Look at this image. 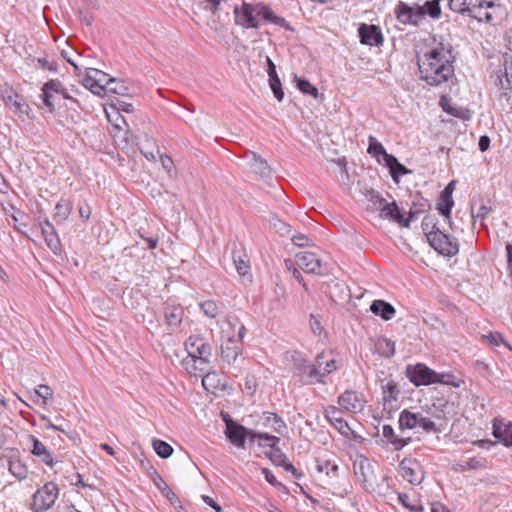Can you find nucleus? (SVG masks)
I'll return each mask as SVG.
<instances>
[{"mask_svg":"<svg viewBox=\"0 0 512 512\" xmlns=\"http://www.w3.org/2000/svg\"><path fill=\"white\" fill-rule=\"evenodd\" d=\"M187 356L182 360L184 369L191 376H201L210 366L211 346L199 335L190 336L185 342Z\"/></svg>","mask_w":512,"mask_h":512,"instance_id":"1","label":"nucleus"},{"mask_svg":"<svg viewBox=\"0 0 512 512\" xmlns=\"http://www.w3.org/2000/svg\"><path fill=\"white\" fill-rule=\"evenodd\" d=\"M399 475L413 485H419L424 479V473L420 463L413 458L403 459L398 467Z\"/></svg>","mask_w":512,"mask_h":512,"instance_id":"14","label":"nucleus"},{"mask_svg":"<svg viewBox=\"0 0 512 512\" xmlns=\"http://www.w3.org/2000/svg\"><path fill=\"white\" fill-rule=\"evenodd\" d=\"M504 72L501 70L495 75L494 83L502 90L512 88V51L506 52L503 56Z\"/></svg>","mask_w":512,"mask_h":512,"instance_id":"25","label":"nucleus"},{"mask_svg":"<svg viewBox=\"0 0 512 512\" xmlns=\"http://www.w3.org/2000/svg\"><path fill=\"white\" fill-rule=\"evenodd\" d=\"M429 243L441 255L452 257L459 252V243L456 238L443 231L432 232L429 235Z\"/></svg>","mask_w":512,"mask_h":512,"instance_id":"10","label":"nucleus"},{"mask_svg":"<svg viewBox=\"0 0 512 512\" xmlns=\"http://www.w3.org/2000/svg\"><path fill=\"white\" fill-rule=\"evenodd\" d=\"M444 416L435 404L424 414L423 412H412L403 410L399 416V427L403 429L423 431L425 433H436L440 429L434 419L441 420Z\"/></svg>","mask_w":512,"mask_h":512,"instance_id":"4","label":"nucleus"},{"mask_svg":"<svg viewBox=\"0 0 512 512\" xmlns=\"http://www.w3.org/2000/svg\"><path fill=\"white\" fill-rule=\"evenodd\" d=\"M493 435L505 446H512V423L505 424L503 428L494 424Z\"/></svg>","mask_w":512,"mask_h":512,"instance_id":"34","label":"nucleus"},{"mask_svg":"<svg viewBox=\"0 0 512 512\" xmlns=\"http://www.w3.org/2000/svg\"><path fill=\"white\" fill-rule=\"evenodd\" d=\"M59 488L54 482H47L40 487L32 497L31 509L33 512H45L56 502Z\"/></svg>","mask_w":512,"mask_h":512,"instance_id":"9","label":"nucleus"},{"mask_svg":"<svg viewBox=\"0 0 512 512\" xmlns=\"http://www.w3.org/2000/svg\"><path fill=\"white\" fill-rule=\"evenodd\" d=\"M1 98L4 104L22 121L29 118L30 106L23 100L21 96L11 89L2 92Z\"/></svg>","mask_w":512,"mask_h":512,"instance_id":"13","label":"nucleus"},{"mask_svg":"<svg viewBox=\"0 0 512 512\" xmlns=\"http://www.w3.org/2000/svg\"><path fill=\"white\" fill-rule=\"evenodd\" d=\"M200 307L204 314L210 318H215L219 314V307L214 301H204L200 304Z\"/></svg>","mask_w":512,"mask_h":512,"instance_id":"52","label":"nucleus"},{"mask_svg":"<svg viewBox=\"0 0 512 512\" xmlns=\"http://www.w3.org/2000/svg\"><path fill=\"white\" fill-rule=\"evenodd\" d=\"M407 373L410 381L416 386L435 383L436 372L424 364L419 363L413 367H408Z\"/></svg>","mask_w":512,"mask_h":512,"instance_id":"18","label":"nucleus"},{"mask_svg":"<svg viewBox=\"0 0 512 512\" xmlns=\"http://www.w3.org/2000/svg\"><path fill=\"white\" fill-rule=\"evenodd\" d=\"M262 473H263V475H264V477H265V479H266V481H267L268 483H270V484H271V485H273V486H278V485H280V482H278V480H277L276 476H275V475H274V474H273L269 469L264 468V469L262 470Z\"/></svg>","mask_w":512,"mask_h":512,"instance_id":"61","label":"nucleus"},{"mask_svg":"<svg viewBox=\"0 0 512 512\" xmlns=\"http://www.w3.org/2000/svg\"><path fill=\"white\" fill-rule=\"evenodd\" d=\"M453 205H454L453 199L448 198V197L445 198L443 195L440 196V199L437 204V209H438L439 213L446 218L451 229L453 227H452V222H451V218H450V213H451V209H452Z\"/></svg>","mask_w":512,"mask_h":512,"instance_id":"40","label":"nucleus"},{"mask_svg":"<svg viewBox=\"0 0 512 512\" xmlns=\"http://www.w3.org/2000/svg\"><path fill=\"white\" fill-rule=\"evenodd\" d=\"M265 425H268L274 432L282 435L286 430L285 422L275 413L265 412Z\"/></svg>","mask_w":512,"mask_h":512,"instance_id":"36","label":"nucleus"},{"mask_svg":"<svg viewBox=\"0 0 512 512\" xmlns=\"http://www.w3.org/2000/svg\"><path fill=\"white\" fill-rule=\"evenodd\" d=\"M358 32L362 44L378 46L383 41L381 31L375 25L362 24Z\"/></svg>","mask_w":512,"mask_h":512,"instance_id":"26","label":"nucleus"},{"mask_svg":"<svg viewBox=\"0 0 512 512\" xmlns=\"http://www.w3.org/2000/svg\"><path fill=\"white\" fill-rule=\"evenodd\" d=\"M40 227L47 246L53 251L54 254H59L61 252L60 239L54 226L50 223L49 220H45L44 222L40 223Z\"/></svg>","mask_w":512,"mask_h":512,"instance_id":"27","label":"nucleus"},{"mask_svg":"<svg viewBox=\"0 0 512 512\" xmlns=\"http://www.w3.org/2000/svg\"><path fill=\"white\" fill-rule=\"evenodd\" d=\"M398 499L405 508L412 512H419L423 510L422 505L415 497H411L408 494H399Z\"/></svg>","mask_w":512,"mask_h":512,"instance_id":"45","label":"nucleus"},{"mask_svg":"<svg viewBox=\"0 0 512 512\" xmlns=\"http://www.w3.org/2000/svg\"><path fill=\"white\" fill-rule=\"evenodd\" d=\"M42 90L59 94V91H62V83L57 80H50L43 85Z\"/></svg>","mask_w":512,"mask_h":512,"instance_id":"57","label":"nucleus"},{"mask_svg":"<svg viewBox=\"0 0 512 512\" xmlns=\"http://www.w3.org/2000/svg\"><path fill=\"white\" fill-rule=\"evenodd\" d=\"M367 152L375 158L378 163H381V158L385 163L387 161V156H391V154L386 152L384 146L374 136H369L368 138Z\"/></svg>","mask_w":512,"mask_h":512,"instance_id":"32","label":"nucleus"},{"mask_svg":"<svg viewBox=\"0 0 512 512\" xmlns=\"http://www.w3.org/2000/svg\"><path fill=\"white\" fill-rule=\"evenodd\" d=\"M245 158L247 163L249 164L251 170L262 177L267 176L270 173V167L266 160L257 155L254 152H247L245 154Z\"/></svg>","mask_w":512,"mask_h":512,"instance_id":"28","label":"nucleus"},{"mask_svg":"<svg viewBox=\"0 0 512 512\" xmlns=\"http://www.w3.org/2000/svg\"><path fill=\"white\" fill-rule=\"evenodd\" d=\"M183 316V309L178 306H167L165 308L166 322L170 326H177L181 323Z\"/></svg>","mask_w":512,"mask_h":512,"instance_id":"39","label":"nucleus"},{"mask_svg":"<svg viewBox=\"0 0 512 512\" xmlns=\"http://www.w3.org/2000/svg\"><path fill=\"white\" fill-rule=\"evenodd\" d=\"M370 310L373 314L381 316L383 320H390L394 314V307L383 300H374L370 306Z\"/></svg>","mask_w":512,"mask_h":512,"instance_id":"31","label":"nucleus"},{"mask_svg":"<svg viewBox=\"0 0 512 512\" xmlns=\"http://www.w3.org/2000/svg\"><path fill=\"white\" fill-rule=\"evenodd\" d=\"M40 97L42 98L44 105L49 109V111L53 112L55 110V103L56 99L58 98V94L42 90Z\"/></svg>","mask_w":512,"mask_h":512,"instance_id":"54","label":"nucleus"},{"mask_svg":"<svg viewBox=\"0 0 512 512\" xmlns=\"http://www.w3.org/2000/svg\"><path fill=\"white\" fill-rule=\"evenodd\" d=\"M29 439L33 444V448L31 450L32 454L35 457H38L46 465L53 466V457L46 446L32 435L29 436Z\"/></svg>","mask_w":512,"mask_h":512,"instance_id":"29","label":"nucleus"},{"mask_svg":"<svg viewBox=\"0 0 512 512\" xmlns=\"http://www.w3.org/2000/svg\"><path fill=\"white\" fill-rule=\"evenodd\" d=\"M226 322L229 325V327L232 328V329H235L238 326L237 335L235 333H234V335L236 337V341H239V343L242 344V341H243V339L245 338V335H246V328H245V326L243 324L239 323L238 320L236 318H233V317H228L226 319ZM231 335H233V333Z\"/></svg>","mask_w":512,"mask_h":512,"instance_id":"49","label":"nucleus"},{"mask_svg":"<svg viewBox=\"0 0 512 512\" xmlns=\"http://www.w3.org/2000/svg\"><path fill=\"white\" fill-rule=\"evenodd\" d=\"M294 369L301 375V380L306 385L325 383V381L321 379V375L317 370L316 362L312 363L308 359L296 357L294 359Z\"/></svg>","mask_w":512,"mask_h":512,"instance_id":"11","label":"nucleus"},{"mask_svg":"<svg viewBox=\"0 0 512 512\" xmlns=\"http://www.w3.org/2000/svg\"><path fill=\"white\" fill-rule=\"evenodd\" d=\"M485 338L489 341L490 344L494 346H500L501 344H503L509 350H512L511 345L504 339L502 334L498 332H490L488 335L485 336Z\"/></svg>","mask_w":512,"mask_h":512,"instance_id":"55","label":"nucleus"},{"mask_svg":"<svg viewBox=\"0 0 512 512\" xmlns=\"http://www.w3.org/2000/svg\"><path fill=\"white\" fill-rule=\"evenodd\" d=\"M342 409L336 406H328L324 410L325 418L344 437H349L352 430L346 420L342 417Z\"/></svg>","mask_w":512,"mask_h":512,"instance_id":"20","label":"nucleus"},{"mask_svg":"<svg viewBox=\"0 0 512 512\" xmlns=\"http://www.w3.org/2000/svg\"><path fill=\"white\" fill-rule=\"evenodd\" d=\"M204 502L212 507L216 512H223L221 506H219L211 497L204 495L202 496Z\"/></svg>","mask_w":512,"mask_h":512,"instance_id":"64","label":"nucleus"},{"mask_svg":"<svg viewBox=\"0 0 512 512\" xmlns=\"http://www.w3.org/2000/svg\"><path fill=\"white\" fill-rule=\"evenodd\" d=\"M435 383L458 386L456 383L455 377L448 373H438L436 372Z\"/></svg>","mask_w":512,"mask_h":512,"instance_id":"56","label":"nucleus"},{"mask_svg":"<svg viewBox=\"0 0 512 512\" xmlns=\"http://www.w3.org/2000/svg\"><path fill=\"white\" fill-rule=\"evenodd\" d=\"M395 11L399 21L404 24H417L423 18L420 5L409 6L404 2H399Z\"/></svg>","mask_w":512,"mask_h":512,"instance_id":"21","label":"nucleus"},{"mask_svg":"<svg viewBox=\"0 0 512 512\" xmlns=\"http://www.w3.org/2000/svg\"><path fill=\"white\" fill-rule=\"evenodd\" d=\"M235 23L246 29H257L260 27L261 20L284 26V18L274 14L269 6L262 2L248 3L243 2L240 7L234 9Z\"/></svg>","mask_w":512,"mask_h":512,"instance_id":"2","label":"nucleus"},{"mask_svg":"<svg viewBox=\"0 0 512 512\" xmlns=\"http://www.w3.org/2000/svg\"><path fill=\"white\" fill-rule=\"evenodd\" d=\"M232 259L237 273L240 276L247 277L248 280H250V266L247 254L242 251H234Z\"/></svg>","mask_w":512,"mask_h":512,"instance_id":"30","label":"nucleus"},{"mask_svg":"<svg viewBox=\"0 0 512 512\" xmlns=\"http://www.w3.org/2000/svg\"><path fill=\"white\" fill-rule=\"evenodd\" d=\"M372 198H376L375 205L379 203L378 208L382 218L392 219L404 227H409V222L413 220L415 213L410 212L409 218L404 221L403 213L395 202L384 204L385 200L382 199L378 193H373Z\"/></svg>","mask_w":512,"mask_h":512,"instance_id":"12","label":"nucleus"},{"mask_svg":"<svg viewBox=\"0 0 512 512\" xmlns=\"http://www.w3.org/2000/svg\"><path fill=\"white\" fill-rule=\"evenodd\" d=\"M79 215L84 220H88L90 218L91 208L86 202H83L79 205Z\"/></svg>","mask_w":512,"mask_h":512,"instance_id":"60","label":"nucleus"},{"mask_svg":"<svg viewBox=\"0 0 512 512\" xmlns=\"http://www.w3.org/2000/svg\"><path fill=\"white\" fill-rule=\"evenodd\" d=\"M35 397L40 398L43 400V404H46L48 400H50L53 396V390L44 384L38 385L35 388Z\"/></svg>","mask_w":512,"mask_h":512,"instance_id":"53","label":"nucleus"},{"mask_svg":"<svg viewBox=\"0 0 512 512\" xmlns=\"http://www.w3.org/2000/svg\"><path fill=\"white\" fill-rule=\"evenodd\" d=\"M315 469L318 478L326 484H332L338 478L339 465L335 459L317 458Z\"/></svg>","mask_w":512,"mask_h":512,"instance_id":"16","label":"nucleus"},{"mask_svg":"<svg viewBox=\"0 0 512 512\" xmlns=\"http://www.w3.org/2000/svg\"><path fill=\"white\" fill-rule=\"evenodd\" d=\"M315 362L322 380L340 367V360L332 350H325L319 353L315 358Z\"/></svg>","mask_w":512,"mask_h":512,"instance_id":"17","label":"nucleus"},{"mask_svg":"<svg viewBox=\"0 0 512 512\" xmlns=\"http://www.w3.org/2000/svg\"><path fill=\"white\" fill-rule=\"evenodd\" d=\"M152 446H153L154 451L161 458H168L173 453L172 446L170 444H168L167 442L162 441L160 439H154L152 442Z\"/></svg>","mask_w":512,"mask_h":512,"instance_id":"44","label":"nucleus"},{"mask_svg":"<svg viewBox=\"0 0 512 512\" xmlns=\"http://www.w3.org/2000/svg\"><path fill=\"white\" fill-rule=\"evenodd\" d=\"M448 6L454 12L468 14L485 23L499 20L503 12L499 0H449Z\"/></svg>","mask_w":512,"mask_h":512,"instance_id":"3","label":"nucleus"},{"mask_svg":"<svg viewBox=\"0 0 512 512\" xmlns=\"http://www.w3.org/2000/svg\"><path fill=\"white\" fill-rule=\"evenodd\" d=\"M106 115L108 121L112 124L115 130L113 134L115 141L119 139L120 141L127 143V123L125 118L120 114L119 108L111 106L110 110H106Z\"/></svg>","mask_w":512,"mask_h":512,"instance_id":"19","label":"nucleus"},{"mask_svg":"<svg viewBox=\"0 0 512 512\" xmlns=\"http://www.w3.org/2000/svg\"><path fill=\"white\" fill-rule=\"evenodd\" d=\"M252 430L232 421L226 422L225 434L231 443L237 447H243L247 438L251 441Z\"/></svg>","mask_w":512,"mask_h":512,"instance_id":"23","label":"nucleus"},{"mask_svg":"<svg viewBox=\"0 0 512 512\" xmlns=\"http://www.w3.org/2000/svg\"><path fill=\"white\" fill-rule=\"evenodd\" d=\"M419 71L421 79L431 86H440L448 82L454 75L453 64H441L437 66L419 64Z\"/></svg>","mask_w":512,"mask_h":512,"instance_id":"7","label":"nucleus"},{"mask_svg":"<svg viewBox=\"0 0 512 512\" xmlns=\"http://www.w3.org/2000/svg\"><path fill=\"white\" fill-rule=\"evenodd\" d=\"M127 90L128 88L123 83H120L116 80V84H109L108 88L106 89V92H111L124 96L127 94Z\"/></svg>","mask_w":512,"mask_h":512,"instance_id":"58","label":"nucleus"},{"mask_svg":"<svg viewBox=\"0 0 512 512\" xmlns=\"http://www.w3.org/2000/svg\"><path fill=\"white\" fill-rule=\"evenodd\" d=\"M385 165L388 167L390 175L395 182L399 181V176L411 173V171L401 164L393 155L387 156Z\"/></svg>","mask_w":512,"mask_h":512,"instance_id":"33","label":"nucleus"},{"mask_svg":"<svg viewBox=\"0 0 512 512\" xmlns=\"http://www.w3.org/2000/svg\"><path fill=\"white\" fill-rule=\"evenodd\" d=\"M61 56L66 59V61L71 64L74 68V71L75 73L77 74V76H80V67H83L84 65L83 64H79L77 62V58L80 57V54L77 53L75 50L73 49H70L69 51L68 50H62L61 51Z\"/></svg>","mask_w":512,"mask_h":512,"instance_id":"46","label":"nucleus"},{"mask_svg":"<svg viewBox=\"0 0 512 512\" xmlns=\"http://www.w3.org/2000/svg\"><path fill=\"white\" fill-rule=\"evenodd\" d=\"M382 390L385 405L387 403L392 404L393 402L397 401L399 391L397 389L396 383L393 381H388L387 383L382 384Z\"/></svg>","mask_w":512,"mask_h":512,"instance_id":"41","label":"nucleus"},{"mask_svg":"<svg viewBox=\"0 0 512 512\" xmlns=\"http://www.w3.org/2000/svg\"><path fill=\"white\" fill-rule=\"evenodd\" d=\"M82 83L84 87L90 90L93 94L104 96L109 84H116V79L110 77L108 74L99 69L86 68Z\"/></svg>","mask_w":512,"mask_h":512,"instance_id":"8","label":"nucleus"},{"mask_svg":"<svg viewBox=\"0 0 512 512\" xmlns=\"http://www.w3.org/2000/svg\"><path fill=\"white\" fill-rule=\"evenodd\" d=\"M269 86L275 96V98L281 102L284 98V91L282 88L281 81L278 76H273L269 78Z\"/></svg>","mask_w":512,"mask_h":512,"instance_id":"50","label":"nucleus"},{"mask_svg":"<svg viewBox=\"0 0 512 512\" xmlns=\"http://www.w3.org/2000/svg\"><path fill=\"white\" fill-rule=\"evenodd\" d=\"M292 242L299 247H307L310 245V240L305 234H295L292 236Z\"/></svg>","mask_w":512,"mask_h":512,"instance_id":"59","label":"nucleus"},{"mask_svg":"<svg viewBox=\"0 0 512 512\" xmlns=\"http://www.w3.org/2000/svg\"><path fill=\"white\" fill-rule=\"evenodd\" d=\"M367 400L364 395L354 390H346L338 397V404L340 407L350 413L357 414L361 413Z\"/></svg>","mask_w":512,"mask_h":512,"instance_id":"15","label":"nucleus"},{"mask_svg":"<svg viewBox=\"0 0 512 512\" xmlns=\"http://www.w3.org/2000/svg\"><path fill=\"white\" fill-rule=\"evenodd\" d=\"M9 471L19 480H24L28 476L27 467L19 460L9 462Z\"/></svg>","mask_w":512,"mask_h":512,"instance_id":"43","label":"nucleus"},{"mask_svg":"<svg viewBox=\"0 0 512 512\" xmlns=\"http://www.w3.org/2000/svg\"><path fill=\"white\" fill-rule=\"evenodd\" d=\"M354 474L363 488L370 493L381 494L385 477L378 475V464L363 455H356L353 461Z\"/></svg>","mask_w":512,"mask_h":512,"instance_id":"5","label":"nucleus"},{"mask_svg":"<svg viewBox=\"0 0 512 512\" xmlns=\"http://www.w3.org/2000/svg\"><path fill=\"white\" fill-rule=\"evenodd\" d=\"M297 265L305 272L312 274H321V261L318 256L310 251H304L296 254Z\"/></svg>","mask_w":512,"mask_h":512,"instance_id":"24","label":"nucleus"},{"mask_svg":"<svg viewBox=\"0 0 512 512\" xmlns=\"http://www.w3.org/2000/svg\"><path fill=\"white\" fill-rule=\"evenodd\" d=\"M243 345L236 341L235 335H228L226 342L221 345L222 360L228 365H234L241 355Z\"/></svg>","mask_w":512,"mask_h":512,"instance_id":"22","label":"nucleus"},{"mask_svg":"<svg viewBox=\"0 0 512 512\" xmlns=\"http://www.w3.org/2000/svg\"><path fill=\"white\" fill-rule=\"evenodd\" d=\"M440 0L426 1L424 5H420L423 17L429 15L433 19H438L441 15Z\"/></svg>","mask_w":512,"mask_h":512,"instance_id":"42","label":"nucleus"},{"mask_svg":"<svg viewBox=\"0 0 512 512\" xmlns=\"http://www.w3.org/2000/svg\"><path fill=\"white\" fill-rule=\"evenodd\" d=\"M484 466V460L481 458H469L466 461H462L461 463L457 464V470L459 471H466L471 469H478L482 468Z\"/></svg>","mask_w":512,"mask_h":512,"instance_id":"48","label":"nucleus"},{"mask_svg":"<svg viewBox=\"0 0 512 512\" xmlns=\"http://www.w3.org/2000/svg\"><path fill=\"white\" fill-rule=\"evenodd\" d=\"M310 326L314 334H320L322 331L321 323L318 319H316L313 315H311Z\"/></svg>","mask_w":512,"mask_h":512,"instance_id":"63","label":"nucleus"},{"mask_svg":"<svg viewBox=\"0 0 512 512\" xmlns=\"http://www.w3.org/2000/svg\"><path fill=\"white\" fill-rule=\"evenodd\" d=\"M298 89L304 93L313 96L315 99L318 98V89L313 86L308 80L298 78L295 76Z\"/></svg>","mask_w":512,"mask_h":512,"instance_id":"47","label":"nucleus"},{"mask_svg":"<svg viewBox=\"0 0 512 512\" xmlns=\"http://www.w3.org/2000/svg\"><path fill=\"white\" fill-rule=\"evenodd\" d=\"M279 440L280 439L278 437L269 435L267 433H260L255 431L251 433V443L258 441V445L262 447L274 448Z\"/></svg>","mask_w":512,"mask_h":512,"instance_id":"38","label":"nucleus"},{"mask_svg":"<svg viewBox=\"0 0 512 512\" xmlns=\"http://www.w3.org/2000/svg\"><path fill=\"white\" fill-rule=\"evenodd\" d=\"M382 433H383V436L391 442V444L395 447L396 450L402 449L410 441V438H407V439L398 438L395 435L394 429L390 425H384L382 428Z\"/></svg>","mask_w":512,"mask_h":512,"instance_id":"37","label":"nucleus"},{"mask_svg":"<svg viewBox=\"0 0 512 512\" xmlns=\"http://www.w3.org/2000/svg\"><path fill=\"white\" fill-rule=\"evenodd\" d=\"M156 476L154 477V484L157 486V488L161 492H165L167 490V483L164 481V479L157 473H155Z\"/></svg>","mask_w":512,"mask_h":512,"instance_id":"62","label":"nucleus"},{"mask_svg":"<svg viewBox=\"0 0 512 512\" xmlns=\"http://www.w3.org/2000/svg\"><path fill=\"white\" fill-rule=\"evenodd\" d=\"M72 210V205L69 201L60 200L55 208L53 218L57 223L65 222Z\"/></svg>","mask_w":512,"mask_h":512,"instance_id":"35","label":"nucleus"},{"mask_svg":"<svg viewBox=\"0 0 512 512\" xmlns=\"http://www.w3.org/2000/svg\"><path fill=\"white\" fill-rule=\"evenodd\" d=\"M452 45L443 38L433 37L426 51L418 57L419 64L437 66L441 64H453L454 62Z\"/></svg>","mask_w":512,"mask_h":512,"instance_id":"6","label":"nucleus"},{"mask_svg":"<svg viewBox=\"0 0 512 512\" xmlns=\"http://www.w3.org/2000/svg\"><path fill=\"white\" fill-rule=\"evenodd\" d=\"M422 230L427 236V239L429 240V235L432 232H439L440 229L437 227L436 220L433 216H425L422 220Z\"/></svg>","mask_w":512,"mask_h":512,"instance_id":"51","label":"nucleus"}]
</instances>
